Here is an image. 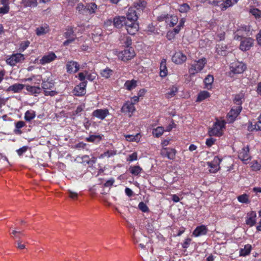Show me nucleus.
<instances>
[{
    "label": "nucleus",
    "mask_w": 261,
    "mask_h": 261,
    "mask_svg": "<svg viewBox=\"0 0 261 261\" xmlns=\"http://www.w3.org/2000/svg\"><path fill=\"white\" fill-rule=\"evenodd\" d=\"M207 63V60L205 58H202L198 60H195L189 68V73L191 75H194L195 74L200 72L204 68L205 64Z\"/></svg>",
    "instance_id": "nucleus-1"
},
{
    "label": "nucleus",
    "mask_w": 261,
    "mask_h": 261,
    "mask_svg": "<svg viewBox=\"0 0 261 261\" xmlns=\"http://www.w3.org/2000/svg\"><path fill=\"white\" fill-rule=\"evenodd\" d=\"M225 122L224 121H217L212 128L209 130L210 136H221L222 135V129L225 127Z\"/></svg>",
    "instance_id": "nucleus-2"
},
{
    "label": "nucleus",
    "mask_w": 261,
    "mask_h": 261,
    "mask_svg": "<svg viewBox=\"0 0 261 261\" xmlns=\"http://www.w3.org/2000/svg\"><path fill=\"white\" fill-rule=\"evenodd\" d=\"M117 56L119 59L125 62L133 59L135 56V53L132 47H129L119 51Z\"/></svg>",
    "instance_id": "nucleus-3"
},
{
    "label": "nucleus",
    "mask_w": 261,
    "mask_h": 261,
    "mask_svg": "<svg viewBox=\"0 0 261 261\" xmlns=\"http://www.w3.org/2000/svg\"><path fill=\"white\" fill-rule=\"evenodd\" d=\"M246 69V65L242 62L236 61L232 63L230 65V75L232 73L241 74Z\"/></svg>",
    "instance_id": "nucleus-4"
},
{
    "label": "nucleus",
    "mask_w": 261,
    "mask_h": 261,
    "mask_svg": "<svg viewBox=\"0 0 261 261\" xmlns=\"http://www.w3.org/2000/svg\"><path fill=\"white\" fill-rule=\"evenodd\" d=\"M24 60V55L20 53L14 54L6 60L7 64L14 66Z\"/></svg>",
    "instance_id": "nucleus-5"
},
{
    "label": "nucleus",
    "mask_w": 261,
    "mask_h": 261,
    "mask_svg": "<svg viewBox=\"0 0 261 261\" xmlns=\"http://www.w3.org/2000/svg\"><path fill=\"white\" fill-rule=\"evenodd\" d=\"M221 161L222 159H220L218 156H215L213 161L207 162V165L210 168L209 170L210 172L213 173H216L220 168V164Z\"/></svg>",
    "instance_id": "nucleus-6"
},
{
    "label": "nucleus",
    "mask_w": 261,
    "mask_h": 261,
    "mask_svg": "<svg viewBox=\"0 0 261 261\" xmlns=\"http://www.w3.org/2000/svg\"><path fill=\"white\" fill-rule=\"evenodd\" d=\"M64 36L67 39L63 42L64 46H67L73 42L76 38V35L74 34L73 28L68 27L64 34Z\"/></svg>",
    "instance_id": "nucleus-7"
},
{
    "label": "nucleus",
    "mask_w": 261,
    "mask_h": 261,
    "mask_svg": "<svg viewBox=\"0 0 261 261\" xmlns=\"http://www.w3.org/2000/svg\"><path fill=\"white\" fill-rule=\"evenodd\" d=\"M249 152V148L248 146L242 148L239 152L238 158L244 164H247L251 160V156Z\"/></svg>",
    "instance_id": "nucleus-8"
},
{
    "label": "nucleus",
    "mask_w": 261,
    "mask_h": 261,
    "mask_svg": "<svg viewBox=\"0 0 261 261\" xmlns=\"http://www.w3.org/2000/svg\"><path fill=\"white\" fill-rule=\"evenodd\" d=\"M66 69L67 73L72 74L77 72L80 69V65L76 61H69L66 64Z\"/></svg>",
    "instance_id": "nucleus-9"
},
{
    "label": "nucleus",
    "mask_w": 261,
    "mask_h": 261,
    "mask_svg": "<svg viewBox=\"0 0 261 261\" xmlns=\"http://www.w3.org/2000/svg\"><path fill=\"white\" fill-rule=\"evenodd\" d=\"M176 153V151L173 148H163L161 151V154L163 157L167 158L171 160L175 159Z\"/></svg>",
    "instance_id": "nucleus-10"
},
{
    "label": "nucleus",
    "mask_w": 261,
    "mask_h": 261,
    "mask_svg": "<svg viewBox=\"0 0 261 261\" xmlns=\"http://www.w3.org/2000/svg\"><path fill=\"white\" fill-rule=\"evenodd\" d=\"M241 106L232 108L227 114L228 120L229 122H233L242 110Z\"/></svg>",
    "instance_id": "nucleus-11"
},
{
    "label": "nucleus",
    "mask_w": 261,
    "mask_h": 261,
    "mask_svg": "<svg viewBox=\"0 0 261 261\" xmlns=\"http://www.w3.org/2000/svg\"><path fill=\"white\" fill-rule=\"evenodd\" d=\"M125 27L127 33L131 35H135L139 29L138 23L135 21L128 22L127 21Z\"/></svg>",
    "instance_id": "nucleus-12"
},
{
    "label": "nucleus",
    "mask_w": 261,
    "mask_h": 261,
    "mask_svg": "<svg viewBox=\"0 0 261 261\" xmlns=\"http://www.w3.org/2000/svg\"><path fill=\"white\" fill-rule=\"evenodd\" d=\"M109 112L107 109H96L93 111L92 116L100 120H103L109 115Z\"/></svg>",
    "instance_id": "nucleus-13"
},
{
    "label": "nucleus",
    "mask_w": 261,
    "mask_h": 261,
    "mask_svg": "<svg viewBox=\"0 0 261 261\" xmlns=\"http://www.w3.org/2000/svg\"><path fill=\"white\" fill-rule=\"evenodd\" d=\"M253 43V40L251 38H244L241 41L240 49L242 51H247L250 49Z\"/></svg>",
    "instance_id": "nucleus-14"
},
{
    "label": "nucleus",
    "mask_w": 261,
    "mask_h": 261,
    "mask_svg": "<svg viewBox=\"0 0 261 261\" xmlns=\"http://www.w3.org/2000/svg\"><path fill=\"white\" fill-rule=\"evenodd\" d=\"M87 82H81L79 85L75 86L73 90V94L76 96H81L86 93Z\"/></svg>",
    "instance_id": "nucleus-15"
},
{
    "label": "nucleus",
    "mask_w": 261,
    "mask_h": 261,
    "mask_svg": "<svg viewBox=\"0 0 261 261\" xmlns=\"http://www.w3.org/2000/svg\"><path fill=\"white\" fill-rule=\"evenodd\" d=\"M172 60L176 64H181L187 60V56L182 52H176L172 56Z\"/></svg>",
    "instance_id": "nucleus-16"
},
{
    "label": "nucleus",
    "mask_w": 261,
    "mask_h": 261,
    "mask_svg": "<svg viewBox=\"0 0 261 261\" xmlns=\"http://www.w3.org/2000/svg\"><path fill=\"white\" fill-rule=\"evenodd\" d=\"M57 58V56L53 52H49L48 54L44 55L41 59L39 60V63L41 65H45L46 64L50 63Z\"/></svg>",
    "instance_id": "nucleus-17"
},
{
    "label": "nucleus",
    "mask_w": 261,
    "mask_h": 261,
    "mask_svg": "<svg viewBox=\"0 0 261 261\" xmlns=\"http://www.w3.org/2000/svg\"><path fill=\"white\" fill-rule=\"evenodd\" d=\"M256 214L254 211L248 213L245 218V223L249 227L253 226L256 223Z\"/></svg>",
    "instance_id": "nucleus-18"
},
{
    "label": "nucleus",
    "mask_w": 261,
    "mask_h": 261,
    "mask_svg": "<svg viewBox=\"0 0 261 261\" xmlns=\"http://www.w3.org/2000/svg\"><path fill=\"white\" fill-rule=\"evenodd\" d=\"M136 110L134 106V103L132 101H126L122 106L121 108V112L123 113H128L129 114V116H131L132 114Z\"/></svg>",
    "instance_id": "nucleus-19"
},
{
    "label": "nucleus",
    "mask_w": 261,
    "mask_h": 261,
    "mask_svg": "<svg viewBox=\"0 0 261 261\" xmlns=\"http://www.w3.org/2000/svg\"><path fill=\"white\" fill-rule=\"evenodd\" d=\"M138 18V16L135 8L132 7L129 8L126 13V21L136 22Z\"/></svg>",
    "instance_id": "nucleus-20"
},
{
    "label": "nucleus",
    "mask_w": 261,
    "mask_h": 261,
    "mask_svg": "<svg viewBox=\"0 0 261 261\" xmlns=\"http://www.w3.org/2000/svg\"><path fill=\"white\" fill-rule=\"evenodd\" d=\"M208 229L207 227L203 225H201L196 227L193 232V236L195 237H198L201 236L205 235L207 232Z\"/></svg>",
    "instance_id": "nucleus-21"
},
{
    "label": "nucleus",
    "mask_w": 261,
    "mask_h": 261,
    "mask_svg": "<svg viewBox=\"0 0 261 261\" xmlns=\"http://www.w3.org/2000/svg\"><path fill=\"white\" fill-rule=\"evenodd\" d=\"M127 22L124 16H117L113 19V24L117 28H121L124 25H125Z\"/></svg>",
    "instance_id": "nucleus-22"
},
{
    "label": "nucleus",
    "mask_w": 261,
    "mask_h": 261,
    "mask_svg": "<svg viewBox=\"0 0 261 261\" xmlns=\"http://www.w3.org/2000/svg\"><path fill=\"white\" fill-rule=\"evenodd\" d=\"M25 86L22 84L16 83L10 86L6 91L7 92L12 91L13 93H19L20 92Z\"/></svg>",
    "instance_id": "nucleus-23"
},
{
    "label": "nucleus",
    "mask_w": 261,
    "mask_h": 261,
    "mask_svg": "<svg viewBox=\"0 0 261 261\" xmlns=\"http://www.w3.org/2000/svg\"><path fill=\"white\" fill-rule=\"evenodd\" d=\"M160 75L162 77H166L168 74V70L166 66V59L161 60L160 67Z\"/></svg>",
    "instance_id": "nucleus-24"
},
{
    "label": "nucleus",
    "mask_w": 261,
    "mask_h": 261,
    "mask_svg": "<svg viewBox=\"0 0 261 261\" xmlns=\"http://www.w3.org/2000/svg\"><path fill=\"white\" fill-rule=\"evenodd\" d=\"M114 73V72L113 70L107 67L106 68L101 70L100 74L104 79H108L113 75Z\"/></svg>",
    "instance_id": "nucleus-25"
},
{
    "label": "nucleus",
    "mask_w": 261,
    "mask_h": 261,
    "mask_svg": "<svg viewBox=\"0 0 261 261\" xmlns=\"http://www.w3.org/2000/svg\"><path fill=\"white\" fill-rule=\"evenodd\" d=\"M86 11L89 14H94L96 13L98 7L94 3H89L86 5Z\"/></svg>",
    "instance_id": "nucleus-26"
},
{
    "label": "nucleus",
    "mask_w": 261,
    "mask_h": 261,
    "mask_svg": "<svg viewBox=\"0 0 261 261\" xmlns=\"http://www.w3.org/2000/svg\"><path fill=\"white\" fill-rule=\"evenodd\" d=\"M214 79L212 75H207L204 80V88L208 90L211 89L214 82Z\"/></svg>",
    "instance_id": "nucleus-27"
},
{
    "label": "nucleus",
    "mask_w": 261,
    "mask_h": 261,
    "mask_svg": "<svg viewBox=\"0 0 261 261\" xmlns=\"http://www.w3.org/2000/svg\"><path fill=\"white\" fill-rule=\"evenodd\" d=\"M26 90L31 94H38L41 92V89L38 86H25Z\"/></svg>",
    "instance_id": "nucleus-28"
},
{
    "label": "nucleus",
    "mask_w": 261,
    "mask_h": 261,
    "mask_svg": "<svg viewBox=\"0 0 261 261\" xmlns=\"http://www.w3.org/2000/svg\"><path fill=\"white\" fill-rule=\"evenodd\" d=\"M49 31V27L47 24L40 26L36 30V33L38 36H41L46 34Z\"/></svg>",
    "instance_id": "nucleus-29"
},
{
    "label": "nucleus",
    "mask_w": 261,
    "mask_h": 261,
    "mask_svg": "<svg viewBox=\"0 0 261 261\" xmlns=\"http://www.w3.org/2000/svg\"><path fill=\"white\" fill-rule=\"evenodd\" d=\"M137 81L135 80H127L124 85L125 88L129 91L135 89L137 87Z\"/></svg>",
    "instance_id": "nucleus-30"
},
{
    "label": "nucleus",
    "mask_w": 261,
    "mask_h": 261,
    "mask_svg": "<svg viewBox=\"0 0 261 261\" xmlns=\"http://www.w3.org/2000/svg\"><path fill=\"white\" fill-rule=\"evenodd\" d=\"M210 96V93L206 91H200L196 99L197 102L202 101L205 99L208 98Z\"/></svg>",
    "instance_id": "nucleus-31"
},
{
    "label": "nucleus",
    "mask_w": 261,
    "mask_h": 261,
    "mask_svg": "<svg viewBox=\"0 0 261 261\" xmlns=\"http://www.w3.org/2000/svg\"><path fill=\"white\" fill-rule=\"evenodd\" d=\"M82 160L83 163H86L89 165V167L92 166L96 161V158L92 157L90 158L89 156L85 155L82 158Z\"/></svg>",
    "instance_id": "nucleus-32"
},
{
    "label": "nucleus",
    "mask_w": 261,
    "mask_h": 261,
    "mask_svg": "<svg viewBox=\"0 0 261 261\" xmlns=\"http://www.w3.org/2000/svg\"><path fill=\"white\" fill-rule=\"evenodd\" d=\"M129 172L134 176L138 175L142 171V169L139 166H130L128 169Z\"/></svg>",
    "instance_id": "nucleus-33"
},
{
    "label": "nucleus",
    "mask_w": 261,
    "mask_h": 261,
    "mask_svg": "<svg viewBox=\"0 0 261 261\" xmlns=\"http://www.w3.org/2000/svg\"><path fill=\"white\" fill-rule=\"evenodd\" d=\"M251 246L250 244L245 245L244 248L241 249L240 250V255L245 256L250 254L251 250Z\"/></svg>",
    "instance_id": "nucleus-34"
},
{
    "label": "nucleus",
    "mask_w": 261,
    "mask_h": 261,
    "mask_svg": "<svg viewBox=\"0 0 261 261\" xmlns=\"http://www.w3.org/2000/svg\"><path fill=\"white\" fill-rule=\"evenodd\" d=\"M36 117V113L33 110H28L26 111V112L24 114V119L27 121H30L31 120L34 119Z\"/></svg>",
    "instance_id": "nucleus-35"
},
{
    "label": "nucleus",
    "mask_w": 261,
    "mask_h": 261,
    "mask_svg": "<svg viewBox=\"0 0 261 261\" xmlns=\"http://www.w3.org/2000/svg\"><path fill=\"white\" fill-rule=\"evenodd\" d=\"M22 4L24 7H36L37 0H22Z\"/></svg>",
    "instance_id": "nucleus-36"
},
{
    "label": "nucleus",
    "mask_w": 261,
    "mask_h": 261,
    "mask_svg": "<svg viewBox=\"0 0 261 261\" xmlns=\"http://www.w3.org/2000/svg\"><path fill=\"white\" fill-rule=\"evenodd\" d=\"M125 138L127 141L138 142L140 141V136L139 134H137L136 135H125Z\"/></svg>",
    "instance_id": "nucleus-37"
},
{
    "label": "nucleus",
    "mask_w": 261,
    "mask_h": 261,
    "mask_svg": "<svg viewBox=\"0 0 261 261\" xmlns=\"http://www.w3.org/2000/svg\"><path fill=\"white\" fill-rule=\"evenodd\" d=\"M165 130L163 127L158 126L152 130V134L153 136L158 138L163 135Z\"/></svg>",
    "instance_id": "nucleus-38"
},
{
    "label": "nucleus",
    "mask_w": 261,
    "mask_h": 261,
    "mask_svg": "<svg viewBox=\"0 0 261 261\" xmlns=\"http://www.w3.org/2000/svg\"><path fill=\"white\" fill-rule=\"evenodd\" d=\"M102 139L100 135H92L86 138V140L89 142H99Z\"/></svg>",
    "instance_id": "nucleus-39"
},
{
    "label": "nucleus",
    "mask_w": 261,
    "mask_h": 261,
    "mask_svg": "<svg viewBox=\"0 0 261 261\" xmlns=\"http://www.w3.org/2000/svg\"><path fill=\"white\" fill-rule=\"evenodd\" d=\"M146 3L144 1H139L134 3L135 9L137 10H143L146 7Z\"/></svg>",
    "instance_id": "nucleus-40"
},
{
    "label": "nucleus",
    "mask_w": 261,
    "mask_h": 261,
    "mask_svg": "<svg viewBox=\"0 0 261 261\" xmlns=\"http://www.w3.org/2000/svg\"><path fill=\"white\" fill-rule=\"evenodd\" d=\"M25 125V123L23 121H19L15 123V129L14 130V132L15 133V134H20L21 133V132L20 131V129L24 127Z\"/></svg>",
    "instance_id": "nucleus-41"
},
{
    "label": "nucleus",
    "mask_w": 261,
    "mask_h": 261,
    "mask_svg": "<svg viewBox=\"0 0 261 261\" xmlns=\"http://www.w3.org/2000/svg\"><path fill=\"white\" fill-rule=\"evenodd\" d=\"M251 168L253 171H258L261 169V162L256 160L253 161L251 163Z\"/></svg>",
    "instance_id": "nucleus-42"
},
{
    "label": "nucleus",
    "mask_w": 261,
    "mask_h": 261,
    "mask_svg": "<svg viewBox=\"0 0 261 261\" xmlns=\"http://www.w3.org/2000/svg\"><path fill=\"white\" fill-rule=\"evenodd\" d=\"M244 98V95L242 93H240L235 96L234 98V103L238 105V106H241L242 103V99Z\"/></svg>",
    "instance_id": "nucleus-43"
},
{
    "label": "nucleus",
    "mask_w": 261,
    "mask_h": 261,
    "mask_svg": "<svg viewBox=\"0 0 261 261\" xmlns=\"http://www.w3.org/2000/svg\"><path fill=\"white\" fill-rule=\"evenodd\" d=\"M54 86L51 81H43L42 83V88L44 90H47L52 88Z\"/></svg>",
    "instance_id": "nucleus-44"
},
{
    "label": "nucleus",
    "mask_w": 261,
    "mask_h": 261,
    "mask_svg": "<svg viewBox=\"0 0 261 261\" xmlns=\"http://www.w3.org/2000/svg\"><path fill=\"white\" fill-rule=\"evenodd\" d=\"M121 43L126 46V48L131 47L132 39L128 36H125L121 39Z\"/></svg>",
    "instance_id": "nucleus-45"
},
{
    "label": "nucleus",
    "mask_w": 261,
    "mask_h": 261,
    "mask_svg": "<svg viewBox=\"0 0 261 261\" xmlns=\"http://www.w3.org/2000/svg\"><path fill=\"white\" fill-rule=\"evenodd\" d=\"M238 200L243 203H249V199H248V196L246 194H244L242 195H241L238 197Z\"/></svg>",
    "instance_id": "nucleus-46"
},
{
    "label": "nucleus",
    "mask_w": 261,
    "mask_h": 261,
    "mask_svg": "<svg viewBox=\"0 0 261 261\" xmlns=\"http://www.w3.org/2000/svg\"><path fill=\"white\" fill-rule=\"evenodd\" d=\"M139 209L143 213H147L149 212V208L144 202L141 201L138 204Z\"/></svg>",
    "instance_id": "nucleus-47"
},
{
    "label": "nucleus",
    "mask_w": 261,
    "mask_h": 261,
    "mask_svg": "<svg viewBox=\"0 0 261 261\" xmlns=\"http://www.w3.org/2000/svg\"><path fill=\"white\" fill-rule=\"evenodd\" d=\"M190 9L189 5L186 3H184L179 6V11L181 13H187L189 11Z\"/></svg>",
    "instance_id": "nucleus-48"
},
{
    "label": "nucleus",
    "mask_w": 261,
    "mask_h": 261,
    "mask_svg": "<svg viewBox=\"0 0 261 261\" xmlns=\"http://www.w3.org/2000/svg\"><path fill=\"white\" fill-rule=\"evenodd\" d=\"M250 12L256 18H259L261 17V11L257 8H252L250 9Z\"/></svg>",
    "instance_id": "nucleus-49"
},
{
    "label": "nucleus",
    "mask_w": 261,
    "mask_h": 261,
    "mask_svg": "<svg viewBox=\"0 0 261 261\" xmlns=\"http://www.w3.org/2000/svg\"><path fill=\"white\" fill-rule=\"evenodd\" d=\"M30 42L29 41H25L20 43L19 45L20 51H24L29 46Z\"/></svg>",
    "instance_id": "nucleus-50"
},
{
    "label": "nucleus",
    "mask_w": 261,
    "mask_h": 261,
    "mask_svg": "<svg viewBox=\"0 0 261 261\" xmlns=\"http://www.w3.org/2000/svg\"><path fill=\"white\" fill-rule=\"evenodd\" d=\"M177 88L176 87H172L170 91L167 93L166 96L168 98H171L174 96L175 94L177 92Z\"/></svg>",
    "instance_id": "nucleus-51"
},
{
    "label": "nucleus",
    "mask_w": 261,
    "mask_h": 261,
    "mask_svg": "<svg viewBox=\"0 0 261 261\" xmlns=\"http://www.w3.org/2000/svg\"><path fill=\"white\" fill-rule=\"evenodd\" d=\"M178 17L177 16H170V23H169V26L170 27H174L175 24H177V22H178Z\"/></svg>",
    "instance_id": "nucleus-52"
},
{
    "label": "nucleus",
    "mask_w": 261,
    "mask_h": 261,
    "mask_svg": "<svg viewBox=\"0 0 261 261\" xmlns=\"http://www.w3.org/2000/svg\"><path fill=\"white\" fill-rule=\"evenodd\" d=\"M68 196L73 200L77 199L78 198V193L70 190H68Z\"/></svg>",
    "instance_id": "nucleus-53"
},
{
    "label": "nucleus",
    "mask_w": 261,
    "mask_h": 261,
    "mask_svg": "<svg viewBox=\"0 0 261 261\" xmlns=\"http://www.w3.org/2000/svg\"><path fill=\"white\" fill-rule=\"evenodd\" d=\"M137 160V153L136 152H133V153L129 154L127 159V161L130 162L135 161Z\"/></svg>",
    "instance_id": "nucleus-54"
},
{
    "label": "nucleus",
    "mask_w": 261,
    "mask_h": 261,
    "mask_svg": "<svg viewBox=\"0 0 261 261\" xmlns=\"http://www.w3.org/2000/svg\"><path fill=\"white\" fill-rule=\"evenodd\" d=\"M115 154H116L115 151H114L113 150H108L106 152H105L103 153H102L101 154V156L110 158L112 156L114 155Z\"/></svg>",
    "instance_id": "nucleus-55"
},
{
    "label": "nucleus",
    "mask_w": 261,
    "mask_h": 261,
    "mask_svg": "<svg viewBox=\"0 0 261 261\" xmlns=\"http://www.w3.org/2000/svg\"><path fill=\"white\" fill-rule=\"evenodd\" d=\"M28 148V146H24L17 149L16 152L18 155L21 156L27 151Z\"/></svg>",
    "instance_id": "nucleus-56"
},
{
    "label": "nucleus",
    "mask_w": 261,
    "mask_h": 261,
    "mask_svg": "<svg viewBox=\"0 0 261 261\" xmlns=\"http://www.w3.org/2000/svg\"><path fill=\"white\" fill-rule=\"evenodd\" d=\"M76 10L81 13H83L86 11V6L82 4H79L76 7Z\"/></svg>",
    "instance_id": "nucleus-57"
},
{
    "label": "nucleus",
    "mask_w": 261,
    "mask_h": 261,
    "mask_svg": "<svg viewBox=\"0 0 261 261\" xmlns=\"http://www.w3.org/2000/svg\"><path fill=\"white\" fill-rule=\"evenodd\" d=\"M236 3H234L233 0H225V1H224V3H222V5L225 4L224 7L226 9Z\"/></svg>",
    "instance_id": "nucleus-58"
},
{
    "label": "nucleus",
    "mask_w": 261,
    "mask_h": 261,
    "mask_svg": "<svg viewBox=\"0 0 261 261\" xmlns=\"http://www.w3.org/2000/svg\"><path fill=\"white\" fill-rule=\"evenodd\" d=\"M216 141V139L213 138H207L206 140L205 144L207 147H211L213 144H214Z\"/></svg>",
    "instance_id": "nucleus-59"
},
{
    "label": "nucleus",
    "mask_w": 261,
    "mask_h": 261,
    "mask_svg": "<svg viewBox=\"0 0 261 261\" xmlns=\"http://www.w3.org/2000/svg\"><path fill=\"white\" fill-rule=\"evenodd\" d=\"M78 78L81 81V82H87L85 81L86 79V71L83 72H80L78 74Z\"/></svg>",
    "instance_id": "nucleus-60"
},
{
    "label": "nucleus",
    "mask_w": 261,
    "mask_h": 261,
    "mask_svg": "<svg viewBox=\"0 0 261 261\" xmlns=\"http://www.w3.org/2000/svg\"><path fill=\"white\" fill-rule=\"evenodd\" d=\"M86 79L90 81H93L96 77V75L95 74L90 73L87 71H86Z\"/></svg>",
    "instance_id": "nucleus-61"
},
{
    "label": "nucleus",
    "mask_w": 261,
    "mask_h": 261,
    "mask_svg": "<svg viewBox=\"0 0 261 261\" xmlns=\"http://www.w3.org/2000/svg\"><path fill=\"white\" fill-rule=\"evenodd\" d=\"M44 94L45 96H55L57 94V92L56 91L51 90V91H48L47 90H44Z\"/></svg>",
    "instance_id": "nucleus-62"
},
{
    "label": "nucleus",
    "mask_w": 261,
    "mask_h": 261,
    "mask_svg": "<svg viewBox=\"0 0 261 261\" xmlns=\"http://www.w3.org/2000/svg\"><path fill=\"white\" fill-rule=\"evenodd\" d=\"M9 8H8L7 7L3 6L2 7H0V14H6L9 13Z\"/></svg>",
    "instance_id": "nucleus-63"
},
{
    "label": "nucleus",
    "mask_w": 261,
    "mask_h": 261,
    "mask_svg": "<svg viewBox=\"0 0 261 261\" xmlns=\"http://www.w3.org/2000/svg\"><path fill=\"white\" fill-rule=\"evenodd\" d=\"M191 241V239H190V238L186 239L185 240L184 242L182 244V248H185V249L188 248L190 245Z\"/></svg>",
    "instance_id": "nucleus-64"
}]
</instances>
